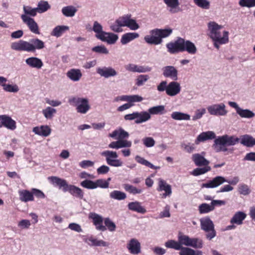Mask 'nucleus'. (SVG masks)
I'll return each instance as SVG.
<instances>
[{
  "instance_id": "1",
  "label": "nucleus",
  "mask_w": 255,
  "mask_h": 255,
  "mask_svg": "<svg viewBox=\"0 0 255 255\" xmlns=\"http://www.w3.org/2000/svg\"><path fill=\"white\" fill-rule=\"evenodd\" d=\"M240 142L247 147H251L255 145V138L249 134H244L238 138L235 135L224 134L218 136L214 140L212 147L217 152L227 151V146H233Z\"/></svg>"
},
{
  "instance_id": "2",
  "label": "nucleus",
  "mask_w": 255,
  "mask_h": 255,
  "mask_svg": "<svg viewBox=\"0 0 255 255\" xmlns=\"http://www.w3.org/2000/svg\"><path fill=\"white\" fill-rule=\"evenodd\" d=\"M125 26L132 30H136L139 27L136 20L131 18L130 15L120 17L110 25V27L112 31L119 33L123 31L122 27Z\"/></svg>"
},
{
  "instance_id": "3",
  "label": "nucleus",
  "mask_w": 255,
  "mask_h": 255,
  "mask_svg": "<svg viewBox=\"0 0 255 255\" xmlns=\"http://www.w3.org/2000/svg\"><path fill=\"white\" fill-rule=\"evenodd\" d=\"M172 33L171 28H155L150 30V34L145 36L144 40L149 44L159 45L162 42L163 38L168 37Z\"/></svg>"
},
{
  "instance_id": "4",
  "label": "nucleus",
  "mask_w": 255,
  "mask_h": 255,
  "mask_svg": "<svg viewBox=\"0 0 255 255\" xmlns=\"http://www.w3.org/2000/svg\"><path fill=\"white\" fill-rule=\"evenodd\" d=\"M69 103L75 106L77 113L81 114H86L91 108L89 100L86 98L72 97Z\"/></svg>"
},
{
  "instance_id": "5",
  "label": "nucleus",
  "mask_w": 255,
  "mask_h": 255,
  "mask_svg": "<svg viewBox=\"0 0 255 255\" xmlns=\"http://www.w3.org/2000/svg\"><path fill=\"white\" fill-rule=\"evenodd\" d=\"M239 182V178L237 176L234 177L230 181H228L226 180L225 177L221 176H218L214 178L212 180L209 181L208 182L202 184V187L214 188L219 186L225 182H227L230 184L235 185Z\"/></svg>"
},
{
  "instance_id": "6",
  "label": "nucleus",
  "mask_w": 255,
  "mask_h": 255,
  "mask_svg": "<svg viewBox=\"0 0 255 255\" xmlns=\"http://www.w3.org/2000/svg\"><path fill=\"white\" fill-rule=\"evenodd\" d=\"M201 229L206 233V237L211 240L216 236V232L212 221L208 217L200 219Z\"/></svg>"
},
{
  "instance_id": "7",
  "label": "nucleus",
  "mask_w": 255,
  "mask_h": 255,
  "mask_svg": "<svg viewBox=\"0 0 255 255\" xmlns=\"http://www.w3.org/2000/svg\"><path fill=\"white\" fill-rule=\"evenodd\" d=\"M100 154L105 157L107 164L110 166L120 167L123 164V162L118 159V154L116 151L107 150L101 152Z\"/></svg>"
},
{
  "instance_id": "8",
  "label": "nucleus",
  "mask_w": 255,
  "mask_h": 255,
  "mask_svg": "<svg viewBox=\"0 0 255 255\" xmlns=\"http://www.w3.org/2000/svg\"><path fill=\"white\" fill-rule=\"evenodd\" d=\"M10 47L16 51L34 52V48L33 44L31 43L30 40L28 42L21 40L13 42L11 44Z\"/></svg>"
},
{
  "instance_id": "9",
  "label": "nucleus",
  "mask_w": 255,
  "mask_h": 255,
  "mask_svg": "<svg viewBox=\"0 0 255 255\" xmlns=\"http://www.w3.org/2000/svg\"><path fill=\"white\" fill-rule=\"evenodd\" d=\"M207 110L211 115L214 116H225L228 112L224 103L210 105L207 107Z\"/></svg>"
},
{
  "instance_id": "10",
  "label": "nucleus",
  "mask_w": 255,
  "mask_h": 255,
  "mask_svg": "<svg viewBox=\"0 0 255 255\" xmlns=\"http://www.w3.org/2000/svg\"><path fill=\"white\" fill-rule=\"evenodd\" d=\"M228 104L234 108L237 114L242 118L251 119L255 116V114L249 109H243L235 102H229Z\"/></svg>"
},
{
  "instance_id": "11",
  "label": "nucleus",
  "mask_w": 255,
  "mask_h": 255,
  "mask_svg": "<svg viewBox=\"0 0 255 255\" xmlns=\"http://www.w3.org/2000/svg\"><path fill=\"white\" fill-rule=\"evenodd\" d=\"M97 73L101 77L106 79L116 77L118 75V72L111 66L99 67L97 69Z\"/></svg>"
},
{
  "instance_id": "12",
  "label": "nucleus",
  "mask_w": 255,
  "mask_h": 255,
  "mask_svg": "<svg viewBox=\"0 0 255 255\" xmlns=\"http://www.w3.org/2000/svg\"><path fill=\"white\" fill-rule=\"evenodd\" d=\"M209 35L212 39L213 38H217V36L222 32L223 26L219 25L214 21H210L208 24Z\"/></svg>"
},
{
  "instance_id": "13",
  "label": "nucleus",
  "mask_w": 255,
  "mask_h": 255,
  "mask_svg": "<svg viewBox=\"0 0 255 255\" xmlns=\"http://www.w3.org/2000/svg\"><path fill=\"white\" fill-rule=\"evenodd\" d=\"M21 18L23 22L27 25L32 32L37 34L40 33L38 25L33 18L26 15H21Z\"/></svg>"
},
{
  "instance_id": "14",
  "label": "nucleus",
  "mask_w": 255,
  "mask_h": 255,
  "mask_svg": "<svg viewBox=\"0 0 255 255\" xmlns=\"http://www.w3.org/2000/svg\"><path fill=\"white\" fill-rule=\"evenodd\" d=\"M182 38H178L174 42H171L166 44L168 51L171 54L182 52L183 49Z\"/></svg>"
},
{
  "instance_id": "15",
  "label": "nucleus",
  "mask_w": 255,
  "mask_h": 255,
  "mask_svg": "<svg viewBox=\"0 0 255 255\" xmlns=\"http://www.w3.org/2000/svg\"><path fill=\"white\" fill-rule=\"evenodd\" d=\"M163 76L173 81L178 79V70L173 66H166L162 68Z\"/></svg>"
},
{
  "instance_id": "16",
  "label": "nucleus",
  "mask_w": 255,
  "mask_h": 255,
  "mask_svg": "<svg viewBox=\"0 0 255 255\" xmlns=\"http://www.w3.org/2000/svg\"><path fill=\"white\" fill-rule=\"evenodd\" d=\"M127 248L132 255H137L141 252L140 243L135 238H132L128 241L127 244Z\"/></svg>"
},
{
  "instance_id": "17",
  "label": "nucleus",
  "mask_w": 255,
  "mask_h": 255,
  "mask_svg": "<svg viewBox=\"0 0 255 255\" xmlns=\"http://www.w3.org/2000/svg\"><path fill=\"white\" fill-rule=\"evenodd\" d=\"M89 218L93 220V224L97 230L103 232L107 230L106 227L103 225V218L101 216L95 213H90Z\"/></svg>"
},
{
  "instance_id": "18",
  "label": "nucleus",
  "mask_w": 255,
  "mask_h": 255,
  "mask_svg": "<svg viewBox=\"0 0 255 255\" xmlns=\"http://www.w3.org/2000/svg\"><path fill=\"white\" fill-rule=\"evenodd\" d=\"M0 121L2 122V126L8 129L13 130L16 128V122L8 115H0Z\"/></svg>"
},
{
  "instance_id": "19",
  "label": "nucleus",
  "mask_w": 255,
  "mask_h": 255,
  "mask_svg": "<svg viewBox=\"0 0 255 255\" xmlns=\"http://www.w3.org/2000/svg\"><path fill=\"white\" fill-rule=\"evenodd\" d=\"M126 70L131 72L146 73L151 71V68L148 66H139L129 63L125 66Z\"/></svg>"
},
{
  "instance_id": "20",
  "label": "nucleus",
  "mask_w": 255,
  "mask_h": 255,
  "mask_svg": "<svg viewBox=\"0 0 255 255\" xmlns=\"http://www.w3.org/2000/svg\"><path fill=\"white\" fill-rule=\"evenodd\" d=\"M180 91V83L175 81H173L167 85L166 94L169 96L173 97L178 95Z\"/></svg>"
},
{
  "instance_id": "21",
  "label": "nucleus",
  "mask_w": 255,
  "mask_h": 255,
  "mask_svg": "<svg viewBox=\"0 0 255 255\" xmlns=\"http://www.w3.org/2000/svg\"><path fill=\"white\" fill-rule=\"evenodd\" d=\"M205 155V152H202L201 154L195 153L192 155V159L196 165L198 166H208L210 162L204 157Z\"/></svg>"
},
{
  "instance_id": "22",
  "label": "nucleus",
  "mask_w": 255,
  "mask_h": 255,
  "mask_svg": "<svg viewBox=\"0 0 255 255\" xmlns=\"http://www.w3.org/2000/svg\"><path fill=\"white\" fill-rule=\"evenodd\" d=\"M157 190L159 192L164 191L165 193L163 194V197L170 196L172 193L171 186L167 184L166 182L161 178L158 179V187Z\"/></svg>"
},
{
  "instance_id": "23",
  "label": "nucleus",
  "mask_w": 255,
  "mask_h": 255,
  "mask_svg": "<svg viewBox=\"0 0 255 255\" xmlns=\"http://www.w3.org/2000/svg\"><path fill=\"white\" fill-rule=\"evenodd\" d=\"M163 1L169 8L168 10L170 13L174 14L181 11V9L179 7V0H163Z\"/></svg>"
},
{
  "instance_id": "24",
  "label": "nucleus",
  "mask_w": 255,
  "mask_h": 255,
  "mask_svg": "<svg viewBox=\"0 0 255 255\" xmlns=\"http://www.w3.org/2000/svg\"><path fill=\"white\" fill-rule=\"evenodd\" d=\"M100 40L103 42H106L109 44H115L119 38L117 34L112 32H105L102 35H100Z\"/></svg>"
},
{
  "instance_id": "25",
  "label": "nucleus",
  "mask_w": 255,
  "mask_h": 255,
  "mask_svg": "<svg viewBox=\"0 0 255 255\" xmlns=\"http://www.w3.org/2000/svg\"><path fill=\"white\" fill-rule=\"evenodd\" d=\"M131 146V142L129 140L122 139L111 142L108 147L112 149H119L124 147H129Z\"/></svg>"
},
{
  "instance_id": "26",
  "label": "nucleus",
  "mask_w": 255,
  "mask_h": 255,
  "mask_svg": "<svg viewBox=\"0 0 255 255\" xmlns=\"http://www.w3.org/2000/svg\"><path fill=\"white\" fill-rule=\"evenodd\" d=\"M32 131L37 135L47 137L49 136L51 132V129L47 125H43L40 127H34Z\"/></svg>"
},
{
  "instance_id": "27",
  "label": "nucleus",
  "mask_w": 255,
  "mask_h": 255,
  "mask_svg": "<svg viewBox=\"0 0 255 255\" xmlns=\"http://www.w3.org/2000/svg\"><path fill=\"white\" fill-rule=\"evenodd\" d=\"M216 138V134L214 131H208L201 133L195 141L196 144H198L200 142H203L207 140Z\"/></svg>"
},
{
  "instance_id": "28",
  "label": "nucleus",
  "mask_w": 255,
  "mask_h": 255,
  "mask_svg": "<svg viewBox=\"0 0 255 255\" xmlns=\"http://www.w3.org/2000/svg\"><path fill=\"white\" fill-rule=\"evenodd\" d=\"M128 136L129 133L122 128L116 129L109 134V137L118 140L124 139Z\"/></svg>"
},
{
  "instance_id": "29",
  "label": "nucleus",
  "mask_w": 255,
  "mask_h": 255,
  "mask_svg": "<svg viewBox=\"0 0 255 255\" xmlns=\"http://www.w3.org/2000/svg\"><path fill=\"white\" fill-rule=\"evenodd\" d=\"M66 75L67 77L74 82L79 81L82 76L81 71L79 69H71L69 70Z\"/></svg>"
},
{
  "instance_id": "30",
  "label": "nucleus",
  "mask_w": 255,
  "mask_h": 255,
  "mask_svg": "<svg viewBox=\"0 0 255 255\" xmlns=\"http://www.w3.org/2000/svg\"><path fill=\"white\" fill-rule=\"evenodd\" d=\"M25 63L30 67L36 69H40L43 66L41 60L38 58L31 57L25 60Z\"/></svg>"
},
{
  "instance_id": "31",
  "label": "nucleus",
  "mask_w": 255,
  "mask_h": 255,
  "mask_svg": "<svg viewBox=\"0 0 255 255\" xmlns=\"http://www.w3.org/2000/svg\"><path fill=\"white\" fill-rule=\"evenodd\" d=\"M183 49L182 51H186L191 54H194L197 52V48L195 45L189 40L185 41L182 38Z\"/></svg>"
},
{
  "instance_id": "32",
  "label": "nucleus",
  "mask_w": 255,
  "mask_h": 255,
  "mask_svg": "<svg viewBox=\"0 0 255 255\" xmlns=\"http://www.w3.org/2000/svg\"><path fill=\"white\" fill-rule=\"evenodd\" d=\"M246 216L247 215L244 212L242 211L237 212L234 215L231 219L230 222L232 224H235L238 225H242Z\"/></svg>"
},
{
  "instance_id": "33",
  "label": "nucleus",
  "mask_w": 255,
  "mask_h": 255,
  "mask_svg": "<svg viewBox=\"0 0 255 255\" xmlns=\"http://www.w3.org/2000/svg\"><path fill=\"white\" fill-rule=\"evenodd\" d=\"M129 210L137 213L144 214L146 212V209L141 205V203L137 201L130 202L128 204Z\"/></svg>"
},
{
  "instance_id": "34",
  "label": "nucleus",
  "mask_w": 255,
  "mask_h": 255,
  "mask_svg": "<svg viewBox=\"0 0 255 255\" xmlns=\"http://www.w3.org/2000/svg\"><path fill=\"white\" fill-rule=\"evenodd\" d=\"M19 195V200L22 202H27L34 200L33 195L32 192L26 190H22L18 192Z\"/></svg>"
},
{
  "instance_id": "35",
  "label": "nucleus",
  "mask_w": 255,
  "mask_h": 255,
  "mask_svg": "<svg viewBox=\"0 0 255 255\" xmlns=\"http://www.w3.org/2000/svg\"><path fill=\"white\" fill-rule=\"evenodd\" d=\"M139 34L135 32H129L122 35L121 42L123 45H125L130 41L138 38Z\"/></svg>"
},
{
  "instance_id": "36",
  "label": "nucleus",
  "mask_w": 255,
  "mask_h": 255,
  "mask_svg": "<svg viewBox=\"0 0 255 255\" xmlns=\"http://www.w3.org/2000/svg\"><path fill=\"white\" fill-rule=\"evenodd\" d=\"M36 8L38 13H42L50 9L51 5L47 1L41 0L38 2Z\"/></svg>"
},
{
  "instance_id": "37",
  "label": "nucleus",
  "mask_w": 255,
  "mask_h": 255,
  "mask_svg": "<svg viewBox=\"0 0 255 255\" xmlns=\"http://www.w3.org/2000/svg\"><path fill=\"white\" fill-rule=\"evenodd\" d=\"M171 117L176 121H189L190 120V116L189 114L180 112H173L171 114Z\"/></svg>"
},
{
  "instance_id": "38",
  "label": "nucleus",
  "mask_w": 255,
  "mask_h": 255,
  "mask_svg": "<svg viewBox=\"0 0 255 255\" xmlns=\"http://www.w3.org/2000/svg\"><path fill=\"white\" fill-rule=\"evenodd\" d=\"M151 119V116L149 112L142 111L138 112V117L135 120V123L137 124L144 123Z\"/></svg>"
},
{
  "instance_id": "39",
  "label": "nucleus",
  "mask_w": 255,
  "mask_h": 255,
  "mask_svg": "<svg viewBox=\"0 0 255 255\" xmlns=\"http://www.w3.org/2000/svg\"><path fill=\"white\" fill-rule=\"evenodd\" d=\"M77 11V8L72 5L63 7L61 10L62 14L66 17L74 16Z\"/></svg>"
},
{
  "instance_id": "40",
  "label": "nucleus",
  "mask_w": 255,
  "mask_h": 255,
  "mask_svg": "<svg viewBox=\"0 0 255 255\" xmlns=\"http://www.w3.org/2000/svg\"><path fill=\"white\" fill-rule=\"evenodd\" d=\"M217 38H213V41H217L220 44H226L229 41V32L223 30L222 32L217 36Z\"/></svg>"
},
{
  "instance_id": "41",
  "label": "nucleus",
  "mask_w": 255,
  "mask_h": 255,
  "mask_svg": "<svg viewBox=\"0 0 255 255\" xmlns=\"http://www.w3.org/2000/svg\"><path fill=\"white\" fill-rule=\"evenodd\" d=\"M69 29L68 26L58 25L56 26L52 31L51 34L57 37H60L62 34Z\"/></svg>"
},
{
  "instance_id": "42",
  "label": "nucleus",
  "mask_w": 255,
  "mask_h": 255,
  "mask_svg": "<svg viewBox=\"0 0 255 255\" xmlns=\"http://www.w3.org/2000/svg\"><path fill=\"white\" fill-rule=\"evenodd\" d=\"M92 30L96 33V37L99 39L100 37V35H103L105 32L103 30L102 25L97 21L94 22Z\"/></svg>"
},
{
  "instance_id": "43",
  "label": "nucleus",
  "mask_w": 255,
  "mask_h": 255,
  "mask_svg": "<svg viewBox=\"0 0 255 255\" xmlns=\"http://www.w3.org/2000/svg\"><path fill=\"white\" fill-rule=\"evenodd\" d=\"M110 197L111 199L123 200L127 198L126 194L119 190H114L110 193Z\"/></svg>"
},
{
  "instance_id": "44",
  "label": "nucleus",
  "mask_w": 255,
  "mask_h": 255,
  "mask_svg": "<svg viewBox=\"0 0 255 255\" xmlns=\"http://www.w3.org/2000/svg\"><path fill=\"white\" fill-rule=\"evenodd\" d=\"M36 7L33 8L28 5H23V10L24 13L22 15H26L30 17H34L38 13Z\"/></svg>"
},
{
  "instance_id": "45",
  "label": "nucleus",
  "mask_w": 255,
  "mask_h": 255,
  "mask_svg": "<svg viewBox=\"0 0 255 255\" xmlns=\"http://www.w3.org/2000/svg\"><path fill=\"white\" fill-rule=\"evenodd\" d=\"M68 191H69L71 194L80 199H82L83 197V192L79 187L70 185Z\"/></svg>"
},
{
  "instance_id": "46",
  "label": "nucleus",
  "mask_w": 255,
  "mask_h": 255,
  "mask_svg": "<svg viewBox=\"0 0 255 255\" xmlns=\"http://www.w3.org/2000/svg\"><path fill=\"white\" fill-rule=\"evenodd\" d=\"M204 167L196 168L194 169L191 172V174L195 176H199L207 173L210 171L211 168L209 166H204Z\"/></svg>"
},
{
  "instance_id": "47",
  "label": "nucleus",
  "mask_w": 255,
  "mask_h": 255,
  "mask_svg": "<svg viewBox=\"0 0 255 255\" xmlns=\"http://www.w3.org/2000/svg\"><path fill=\"white\" fill-rule=\"evenodd\" d=\"M42 113L46 119H52L54 114L56 113V110L51 107H48L43 109Z\"/></svg>"
},
{
  "instance_id": "48",
  "label": "nucleus",
  "mask_w": 255,
  "mask_h": 255,
  "mask_svg": "<svg viewBox=\"0 0 255 255\" xmlns=\"http://www.w3.org/2000/svg\"><path fill=\"white\" fill-rule=\"evenodd\" d=\"M165 110V107L163 105H159L150 108L148 111L150 115L162 114Z\"/></svg>"
},
{
  "instance_id": "49",
  "label": "nucleus",
  "mask_w": 255,
  "mask_h": 255,
  "mask_svg": "<svg viewBox=\"0 0 255 255\" xmlns=\"http://www.w3.org/2000/svg\"><path fill=\"white\" fill-rule=\"evenodd\" d=\"M194 3L199 7L208 9L210 7V2L208 0H193Z\"/></svg>"
},
{
  "instance_id": "50",
  "label": "nucleus",
  "mask_w": 255,
  "mask_h": 255,
  "mask_svg": "<svg viewBox=\"0 0 255 255\" xmlns=\"http://www.w3.org/2000/svg\"><path fill=\"white\" fill-rule=\"evenodd\" d=\"M238 191L240 194L244 196L248 195L251 192V190L249 186L245 184H240L238 186Z\"/></svg>"
},
{
  "instance_id": "51",
  "label": "nucleus",
  "mask_w": 255,
  "mask_h": 255,
  "mask_svg": "<svg viewBox=\"0 0 255 255\" xmlns=\"http://www.w3.org/2000/svg\"><path fill=\"white\" fill-rule=\"evenodd\" d=\"M124 188L126 191L133 194H140L142 192L141 189L137 188L136 187L128 184H124Z\"/></svg>"
},
{
  "instance_id": "52",
  "label": "nucleus",
  "mask_w": 255,
  "mask_h": 255,
  "mask_svg": "<svg viewBox=\"0 0 255 255\" xmlns=\"http://www.w3.org/2000/svg\"><path fill=\"white\" fill-rule=\"evenodd\" d=\"M214 210V207L211 204L209 205L203 203L199 206V211L200 214L207 213Z\"/></svg>"
},
{
  "instance_id": "53",
  "label": "nucleus",
  "mask_w": 255,
  "mask_h": 255,
  "mask_svg": "<svg viewBox=\"0 0 255 255\" xmlns=\"http://www.w3.org/2000/svg\"><path fill=\"white\" fill-rule=\"evenodd\" d=\"M2 88L4 91L9 93H17L19 90V87L16 84H7L3 85Z\"/></svg>"
},
{
  "instance_id": "54",
  "label": "nucleus",
  "mask_w": 255,
  "mask_h": 255,
  "mask_svg": "<svg viewBox=\"0 0 255 255\" xmlns=\"http://www.w3.org/2000/svg\"><path fill=\"white\" fill-rule=\"evenodd\" d=\"M81 185L88 189H96L95 181L86 179L81 182Z\"/></svg>"
},
{
  "instance_id": "55",
  "label": "nucleus",
  "mask_w": 255,
  "mask_h": 255,
  "mask_svg": "<svg viewBox=\"0 0 255 255\" xmlns=\"http://www.w3.org/2000/svg\"><path fill=\"white\" fill-rule=\"evenodd\" d=\"M165 246L168 248L174 249L176 250H179L181 248L179 241L176 242L174 240H169L165 243Z\"/></svg>"
},
{
  "instance_id": "56",
  "label": "nucleus",
  "mask_w": 255,
  "mask_h": 255,
  "mask_svg": "<svg viewBox=\"0 0 255 255\" xmlns=\"http://www.w3.org/2000/svg\"><path fill=\"white\" fill-rule=\"evenodd\" d=\"M191 238L187 235H181L178 237V241L181 246H190Z\"/></svg>"
},
{
  "instance_id": "57",
  "label": "nucleus",
  "mask_w": 255,
  "mask_h": 255,
  "mask_svg": "<svg viewBox=\"0 0 255 255\" xmlns=\"http://www.w3.org/2000/svg\"><path fill=\"white\" fill-rule=\"evenodd\" d=\"M30 42L34 48V51H35L36 49H41L44 47V43L38 38L32 39L30 40Z\"/></svg>"
},
{
  "instance_id": "58",
  "label": "nucleus",
  "mask_w": 255,
  "mask_h": 255,
  "mask_svg": "<svg viewBox=\"0 0 255 255\" xmlns=\"http://www.w3.org/2000/svg\"><path fill=\"white\" fill-rule=\"evenodd\" d=\"M190 247L196 249H201L203 247V241L199 238H191Z\"/></svg>"
},
{
  "instance_id": "59",
  "label": "nucleus",
  "mask_w": 255,
  "mask_h": 255,
  "mask_svg": "<svg viewBox=\"0 0 255 255\" xmlns=\"http://www.w3.org/2000/svg\"><path fill=\"white\" fill-rule=\"evenodd\" d=\"M142 141L143 142V144L146 147L150 148L154 146L155 143V141L152 137H144Z\"/></svg>"
},
{
  "instance_id": "60",
  "label": "nucleus",
  "mask_w": 255,
  "mask_h": 255,
  "mask_svg": "<svg viewBox=\"0 0 255 255\" xmlns=\"http://www.w3.org/2000/svg\"><path fill=\"white\" fill-rule=\"evenodd\" d=\"M239 4L242 7H255V0H240Z\"/></svg>"
},
{
  "instance_id": "61",
  "label": "nucleus",
  "mask_w": 255,
  "mask_h": 255,
  "mask_svg": "<svg viewBox=\"0 0 255 255\" xmlns=\"http://www.w3.org/2000/svg\"><path fill=\"white\" fill-rule=\"evenodd\" d=\"M149 77L147 75H140L135 79L136 85L138 86H141L144 84Z\"/></svg>"
},
{
  "instance_id": "62",
  "label": "nucleus",
  "mask_w": 255,
  "mask_h": 255,
  "mask_svg": "<svg viewBox=\"0 0 255 255\" xmlns=\"http://www.w3.org/2000/svg\"><path fill=\"white\" fill-rule=\"evenodd\" d=\"M105 227L110 232H114L116 230V226L115 224L112 221L110 218H107L104 220Z\"/></svg>"
},
{
  "instance_id": "63",
  "label": "nucleus",
  "mask_w": 255,
  "mask_h": 255,
  "mask_svg": "<svg viewBox=\"0 0 255 255\" xmlns=\"http://www.w3.org/2000/svg\"><path fill=\"white\" fill-rule=\"evenodd\" d=\"M92 51L98 53L108 54L109 50L104 45H98L94 47L92 49Z\"/></svg>"
},
{
  "instance_id": "64",
  "label": "nucleus",
  "mask_w": 255,
  "mask_h": 255,
  "mask_svg": "<svg viewBox=\"0 0 255 255\" xmlns=\"http://www.w3.org/2000/svg\"><path fill=\"white\" fill-rule=\"evenodd\" d=\"M179 250H180V255H195V251L191 248L181 246V248Z\"/></svg>"
}]
</instances>
